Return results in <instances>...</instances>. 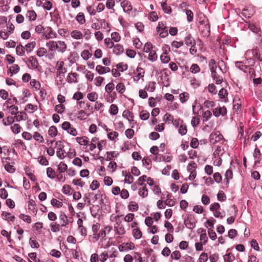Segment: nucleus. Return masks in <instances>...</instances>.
Segmentation results:
<instances>
[{
    "label": "nucleus",
    "mask_w": 262,
    "mask_h": 262,
    "mask_svg": "<svg viewBox=\"0 0 262 262\" xmlns=\"http://www.w3.org/2000/svg\"><path fill=\"white\" fill-rule=\"evenodd\" d=\"M248 28L253 32L255 33H258L260 31V29L259 27L258 26L254 24L253 23H249L248 25Z\"/></svg>",
    "instance_id": "412c9836"
},
{
    "label": "nucleus",
    "mask_w": 262,
    "mask_h": 262,
    "mask_svg": "<svg viewBox=\"0 0 262 262\" xmlns=\"http://www.w3.org/2000/svg\"><path fill=\"white\" fill-rule=\"evenodd\" d=\"M47 174L48 178L50 179H54L55 177L56 174L54 170L51 167L47 168Z\"/></svg>",
    "instance_id": "a19ab883"
},
{
    "label": "nucleus",
    "mask_w": 262,
    "mask_h": 262,
    "mask_svg": "<svg viewBox=\"0 0 262 262\" xmlns=\"http://www.w3.org/2000/svg\"><path fill=\"white\" fill-rule=\"evenodd\" d=\"M140 185L142 186L141 189L139 190V195L144 198L148 195V189L146 188V184L144 183H140Z\"/></svg>",
    "instance_id": "423d86ee"
},
{
    "label": "nucleus",
    "mask_w": 262,
    "mask_h": 262,
    "mask_svg": "<svg viewBox=\"0 0 262 262\" xmlns=\"http://www.w3.org/2000/svg\"><path fill=\"white\" fill-rule=\"evenodd\" d=\"M29 244L32 248H38L40 246L39 243L35 239H33L32 237L29 239Z\"/></svg>",
    "instance_id": "5fc2aeb1"
},
{
    "label": "nucleus",
    "mask_w": 262,
    "mask_h": 262,
    "mask_svg": "<svg viewBox=\"0 0 262 262\" xmlns=\"http://www.w3.org/2000/svg\"><path fill=\"white\" fill-rule=\"evenodd\" d=\"M149 113L147 111H142L140 115V117L142 120H146L149 118Z\"/></svg>",
    "instance_id": "864d4df0"
},
{
    "label": "nucleus",
    "mask_w": 262,
    "mask_h": 262,
    "mask_svg": "<svg viewBox=\"0 0 262 262\" xmlns=\"http://www.w3.org/2000/svg\"><path fill=\"white\" fill-rule=\"evenodd\" d=\"M128 208L129 211H136L139 209L138 204L135 202L131 201L128 205Z\"/></svg>",
    "instance_id": "393cba45"
},
{
    "label": "nucleus",
    "mask_w": 262,
    "mask_h": 262,
    "mask_svg": "<svg viewBox=\"0 0 262 262\" xmlns=\"http://www.w3.org/2000/svg\"><path fill=\"white\" fill-rule=\"evenodd\" d=\"M5 169L9 173H13L15 171V167L13 165H10V163L6 164L5 165Z\"/></svg>",
    "instance_id": "bf43d9fd"
},
{
    "label": "nucleus",
    "mask_w": 262,
    "mask_h": 262,
    "mask_svg": "<svg viewBox=\"0 0 262 262\" xmlns=\"http://www.w3.org/2000/svg\"><path fill=\"white\" fill-rule=\"evenodd\" d=\"M30 83L32 87L34 88L35 91L39 90L40 88V83L35 79L31 80Z\"/></svg>",
    "instance_id": "37998d69"
},
{
    "label": "nucleus",
    "mask_w": 262,
    "mask_h": 262,
    "mask_svg": "<svg viewBox=\"0 0 262 262\" xmlns=\"http://www.w3.org/2000/svg\"><path fill=\"white\" fill-rule=\"evenodd\" d=\"M195 220L193 215L189 214L187 219L184 220L186 227L190 229H193L195 226Z\"/></svg>",
    "instance_id": "7ed1b4c3"
},
{
    "label": "nucleus",
    "mask_w": 262,
    "mask_h": 262,
    "mask_svg": "<svg viewBox=\"0 0 262 262\" xmlns=\"http://www.w3.org/2000/svg\"><path fill=\"white\" fill-rule=\"evenodd\" d=\"M16 53L19 56H24L25 53L24 47L21 44L17 45L16 47Z\"/></svg>",
    "instance_id": "4be33fe9"
},
{
    "label": "nucleus",
    "mask_w": 262,
    "mask_h": 262,
    "mask_svg": "<svg viewBox=\"0 0 262 262\" xmlns=\"http://www.w3.org/2000/svg\"><path fill=\"white\" fill-rule=\"evenodd\" d=\"M61 128L72 136H76L77 135V130L74 127L71 126V124L69 122H64L61 125Z\"/></svg>",
    "instance_id": "f257e3e1"
},
{
    "label": "nucleus",
    "mask_w": 262,
    "mask_h": 262,
    "mask_svg": "<svg viewBox=\"0 0 262 262\" xmlns=\"http://www.w3.org/2000/svg\"><path fill=\"white\" fill-rule=\"evenodd\" d=\"M89 116L88 114H86L84 111L80 110L78 112L77 118L79 120H83L86 119Z\"/></svg>",
    "instance_id": "4c0bfd02"
},
{
    "label": "nucleus",
    "mask_w": 262,
    "mask_h": 262,
    "mask_svg": "<svg viewBox=\"0 0 262 262\" xmlns=\"http://www.w3.org/2000/svg\"><path fill=\"white\" fill-rule=\"evenodd\" d=\"M211 77L215 81V83L216 84L222 83L223 81V78L217 73V72L211 74Z\"/></svg>",
    "instance_id": "f3484780"
},
{
    "label": "nucleus",
    "mask_w": 262,
    "mask_h": 262,
    "mask_svg": "<svg viewBox=\"0 0 262 262\" xmlns=\"http://www.w3.org/2000/svg\"><path fill=\"white\" fill-rule=\"evenodd\" d=\"M235 259V256L231 253H229L224 256L225 261H232Z\"/></svg>",
    "instance_id": "09e8293b"
},
{
    "label": "nucleus",
    "mask_w": 262,
    "mask_h": 262,
    "mask_svg": "<svg viewBox=\"0 0 262 262\" xmlns=\"http://www.w3.org/2000/svg\"><path fill=\"white\" fill-rule=\"evenodd\" d=\"M23 113H24V112H17V113H15L14 111H11V114L12 115H14L15 116L14 117L15 118L16 120L17 121H20V120H25V119L24 118V115H23Z\"/></svg>",
    "instance_id": "b1692460"
},
{
    "label": "nucleus",
    "mask_w": 262,
    "mask_h": 262,
    "mask_svg": "<svg viewBox=\"0 0 262 262\" xmlns=\"http://www.w3.org/2000/svg\"><path fill=\"white\" fill-rule=\"evenodd\" d=\"M92 215L94 217H96L100 209L98 205H93L92 207L90 208Z\"/></svg>",
    "instance_id": "c85d7f7f"
},
{
    "label": "nucleus",
    "mask_w": 262,
    "mask_h": 262,
    "mask_svg": "<svg viewBox=\"0 0 262 262\" xmlns=\"http://www.w3.org/2000/svg\"><path fill=\"white\" fill-rule=\"evenodd\" d=\"M185 13L187 15V21L189 23L192 21L193 19V12L190 10L187 9L185 10Z\"/></svg>",
    "instance_id": "a18cd8bd"
},
{
    "label": "nucleus",
    "mask_w": 262,
    "mask_h": 262,
    "mask_svg": "<svg viewBox=\"0 0 262 262\" xmlns=\"http://www.w3.org/2000/svg\"><path fill=\"white\" fill-rule=\"evenodd\" d=\"M65 109V106L62 104L56 105L55 107V111L59 114H62Z\"/></svg>",
    "instance_id": "e2e57ef3"
},
{
    "label": "nucleus",
    "mask_w": 262,
    "mask_h": 262,
    "mask_svg": "<svg viewBox=\"0 0 262 262\" xmlns=\"http://www.w3.org/2000/svg\"><path fill=\"white\" fill-rule=\"evenodd\" d=\"M116 225H118V230H117V232H116V234L119 235H123L125 233V230L124 227L122 225H121L120 223H117Z\"/></svg>",
    "instance_id": "6e6d98bb"
},
{
    "label": "nucleus",
    "mask_w": 262,
    "mask_h": 262,
    "mask_svg": "<svg viewBox=\"0 0 262 262\" xmlns=\"http://www.w3.org/2000/svg\"><path fill=\"white\" fill-rule=\"evenodd\" d=\"M185 42L187 46H191L192 47L195 45V41L190 34H188L185 37Z\"/></svg>",
    "instance_id": "1a4fd4ad"
},
{
    "label": "nucleus",
    "mask_w": 262,
    "mask_h": 262,
    "mask_svg": "<svg viewBox=\"0 0 262 262\" xmlns=\"http://www.w3.org/2000/svg\"><path fill=\"white\" fill-rule=\"evenodd\" d=\"M46 46L49 48V50L51 51H55L58 48L57 42L55 41H50L47 42Z\"/></svg>",
    "instance_id": "ddd939ff"
},
{
    "label": "nucleus",
    "mask_w": 262,
    "mask_h": 262,
    "mask_svg": "<svg viewBox=\"0 0 262 262\" xmlns=\"http://www.w3.org/2000/svg\"><path fill=\"white\" fill-rule=\"evenodd\" d=\"M212 116L211 112L210 111H206L203 114V121H207Z\"/></svg>",
    "instance_id": "052dcab7"
},
{
    "label": "nucleus",
    "mask_w": 262,
    "mask_h": 262,
    "mask_svg": "<svg viewBox=\"0 0 262 262\" xmlns=\"http://www.w3.org/2000/svg\"><path fill=\"white\" fill-rule=\"evenodd\" d=\"M55 144L58 146L56 152L57 157L60 159H63L66 157L65 156L66 152L63 149L64 147V145L61 141H56Z\"/></svg>",
    "instance_id": "f03ea898"
},
{
    "label": "nucleus",
    "mask_w": 262,
    "mask_h": 262,
    "mask_svg": "<svg viewBox=\"0 0 262 262\" xmlns=\"http://www.w3.org/2000/svg\"><path fill=\"white\" fill-rule=\"evenodd\" d=\"M161 7L165 13L167 14L171 13V8L170 6L167 5L166 2H164L161 3Z\"/></svg>",
    "instance_id": "7c9ffc66"
},
{
    "label": "nucleus",
    "mask_w": 262,
    "mask_h": 262,
    "mask_svg": "<svg viewBox=\"0 0 262 262\" xmlns=\"http://www.w3.org/2000/svg\"><path fill=\"white\" fill-rule=\"evenodd\" d=\"M215 222V220L211 217L210 219L208 220L205 223V226L206 228H208L210 227V228H213L214 227V222Z\"/></svg>",
    "instance_id": "0e129e2a"
},
{
    "label": "nucleus",
    "mask_w": 262,
    "mask_h": 262,
    "mask_svg": "<svg viewBox=\"0 0 262 262\" xmlns=\"http://www.w3.org/2000/svg\"><path fill=\"white\" fill-rule=\"evenodd\" d=\"M28 61L31 63L32 67L35 69H37L39 63L37 59L34 56H31L29 57Z\"/></svg>",
    "instance_id": "2eb2a0df"
},
{
    "label": "nucleus",
    "mask_w": 262,
    "mask_h": 262,
    "mask_svg": "<svg viewBox=\"0 0 262 262\" xmlns=\"http://www.w3.org/2000/svg\"><path fill=\"white\" fill-rule=\"evenodd\" d=\"M167 52L164 51L160 56V60L163 63H167L170 61V57L167 55Z\"/></svg>",
    "instance_id": "c756f323"
},
{
    "label": "nucleus",
    "mask_w": 262,
    "mask_h": 262,
    "mask_svg": "<svg viewBox=\"0 0 262 262\" xmlns=\"http://www.w3.org/2000/svg\"><path fill=\"white\" fill-rule=\"evenodd\" d=\"M208 259V255L206 253L203 252L201 254L199 258V262H206Z\"/></svg>",
    "instance_id": "774afa93"
},
{
    "label": "nucleus",
    "mask_w": 262,
    "mask_h": 262,
    "mask_svg": "<svg viewBox=\"0 0 262 262\" xmlns=\"http://www.w3.org/2000/svg\"><path fill=\"white\" fill-rule=\"evenodd\" d=\"M76 20L81 25L85 23L84 15L82 12H79L76 17Z\"/></svg>",
    "instance_id": "bb28decb"
},
{
    "label": "nucleus",
    "mask_w": 262,
    "mask_h": 262,
    "mask_svg": "<svg viewBox=\"0 0 262 262\" xmlns=\"http://www.w3.org/2000/svg\"><path fill=\"white\" fill-rule=\"evenodd\" d=\"M45 38L47 39H49L51 38H56L57 34L55 32L53 31L51 27H48L46 28L45 32H44Z\"/></svg>",
    "instance_id": "39448f33"
},
{
    "label": "nucleus",
    "mask_w": 262,
    "mask_h": 262,
    "mask_svg": "<svg viewBox=\"0 0 262 262\" xmlns=\"http://www.w3.org/2000/svg\"><path fill=\"white\" fill-rule=\"evenodd\" d=\"M149 55H148V60L154 62L156 61L157 59L158 56L156 52V51L154 50H151V51L149 52Z\"/></svg>",
    "instance_id": "e433bc0d"
},
{
    "label": "nucleus",
    "mask_w": 262,
    "mask_h": 262,
    "mask_svg": "<svg viewBox=\"0 0 262 262\" xmlns=\"http://www.w3.org/2000/svg\"><path fill=\"white\" fill-rule=\"evenodd\" d=\"M19 69L20 68L18 64H14L9 69L7 72V74H9L10 73V76H12L14 74L17 73L19 72Z\"/></svg>",
    "instance_id": "6ab92c4d"
},
{
    "label": "nucleus",
    "mask_w": 262,
    "mask_h": 262,
    "mask_svg": "<svg viewBox=\"0 0 262 262\" xmlns=\"http://www.w3.org/2000/svg\"><path fill=\"white\" fill-rule=\"evenodd\" d=\"M51 204L57 208H60L62 206L63 203L56 199H52L51 201Z\"/></svg>",
    "instance_id": "8fccbe9b"
},
{
    "label": "nucleus",
    "mask_w": 262,
    "mask_h": 262,
    "mask_svg": "<svg viewBox=\"0 0 262 262\" xmlns=\"http://www.w3.org/2000/svg\"><path fill=\"white\" fill-rule=\"evenodd\" d=\"M202 33L207 36L210 35V26L209 23H207L204 25L203 29L202 30Z\"/></svg>",
    "instance_id": "aec40b11"
},
{
    "label": "nucleus",
    "mask_w": 262,
    "mask_h": 262,
    "mask_svg": "<svg viewBox=\"0 0 262 262\" xmlns=\"http://www.w3.org/2000/svg\"><path fill=\"white\" fill-rule=\"evenodd\" d=\"M116 88V90L120 94H122L125 90V87L123 83H119Z\"/></svg>",
    "instance_id": "13d9d810"
},
{
    "label": "nucleus",
    "mask_w": 262,
    "mask_h": 262,
    "mask_svg": "<svg viewBox=\"0 0 262 262\" xmlns=\"http://www.w3.org/2000/svg\"><path fill=\"white\" fill-rule=\"evenodd\" d=\"M29 20L34 21L36 19L37 14L34 10H28L26 15Z\"/></svg>",
    "instance_id": "5701e85b"
},
{
    "label": "nucleus",
    "mask_w": 262,
    "mask_h": 262,
    "mask_svg": "<svg viewBox=\"0 0 262 262\" xmlns=\"http://www.w3.org/2000/svg\"><path fill=\"white\" fill-rule=\"evenodd\" d=\"M36 46L35 41H31L26 45V51L28 53L33 51Z\"/></svg>",
    "instance_id": "79ce46f5"
},
{
    "label": "nucleus",
    "mask_w": 262,
    "mask_h": 262,
    "mask_svg": "<svg viewBox=\"0 0 262 262\" xmlns=\"http://www.w3.org/2000/svg\"><path fill=\"white\" fill-rule=\"evenodd\" d=\"M57 45L58 47L57 49L58 51L61 52H64L67 48V45L65 42L63 41H58L57 42Z\"/></svg>",
    "instance_id": "a878e982"
},
{
    "label": "nucleus",
    "mask_w": 262,
    "mask_h": 262,
    "mask_svg": "<svg viewBox=\"0 0 262 262\" xmlns=\"http://www.w3.org/2000/svg\"><path fill=\"white\" fill-rule=\"evenodd\" d=\"M38 162L39 163L43 166H47L49 165V162L44 156H40L38 158Z\"/></svg>",
    "instance_id": "c03bdc74"
},
{
    "label": "nucleus",
    "mask_w": 262,
    "mask_h": 262,
    "mask_svg": "<svg viewBox=\"0 0 262 262\" xmlns=\"http://www.w3.org/2000/svg\"><path fill=\"white\" fill-rule=\"evenodd\" d=\"M124 171H122V176H124L125 177V180H124V182L125 183H127L128 184L132 183V182H133V180H134V177L132 176H131L130 174H129L128 173H126L125 175L124 174Z\"/></svg>",
    "instance_id": "f704fd0d"
},
{
    "label": "nucleus",
    "mask_w": 262,
    "mask_h": 262,
    "mask_svg": "<svg viewBox=\"0 0 262 262\" xmlns=\"http://www.w3.org/2000/svg\"><path fill=\"white\" fill-rule=\"evenodd\" d=\"M189 97V95L187 92H183L180 95V99L182 103L186 102Z\"/></svg>",
    "instance_id": "ea45409f"
},
{
    "label": "nucleus",
    "mask_w": 262,
    "mask_h": 262,
    "mask_svg": "<svg viewBox=\"0 0 262 262\" xmlns=\"http://www.w3.org/2000/svg\"><path fill=\"white\" fill-rule=\"evenodd\" d=\"M11 213L9 212H7L5 211H3L2 212V217L3 219L5 220L10 221L11 222H14L15 219V216L14 215L10 216Z\"/></svg>",
    "instance_id": "9d476101"
},
{
    "label": "nucleus",
    "mask_w": 262,
    "mask_h": 262,
    "mask_svg": "<svg viewBox=\"0 0 262 262\" xmlns=\"http://www.w3.org/2000/svg\"><path fill=\"white\" fill-rule=\"evenodd\" d=\"M76 140L81 145H87L89 143L88 138L86 136L76 137Z\"/></svg>",
    "instance_id": "dca6fc26"
},
{
    "label": "nucleus",
    "mask_w": 262,
    "mask_h": 262,
    "mask_svg": "<svg viewBox=\"0 0 262 262\" xmlns=\"http://www.w3.org/2000/svg\"><path fill=\"white\" fill-rule=\"evenodd\" d=\"M116 67L121 72L126 71L128 69V66L126 64H123L122 62H120L116 65Z\"/></svg>",
    "instance_id": "680f3d73"
},
{
    "label": "nucleus",
    "mask_w": 262,
    "mask_h": 262,
    "mask_svg": "<svg viewBox=\"0 0 262 262\" xmlns=\"http://www.w3.org/2000/svg\"><path fill=\"white\" fill-rule=\"evenodd\" d=\"M49 135L52 137H55L57 135V129L56 126L53 125L51 126L48 130Z\"/></svg>",
    "instance_id": "473e14b6"
},
{
    "label": "nucleus",
    "mask_w": 262,
    "mask_h": 262,
    "mask_svg": "<svg viewBox=\"0 0 262 262\" xmlns=\"http://www.w3.org/2000/svg\"><path fill=\"white\" fill-rule=\"evenodd\" d=\"M60 220L62 221L63 224L61 225V227H64L69 224V222L67 219V216L64 213L61 212L59 215Z\"/></svg>",
    "instance_id": "2f4dec72"
},
{
    "label": "nucleus",
    "mask_w": 262,
    "mask_h": 262,
    "mask_svg": "<svg viewBox=\"0 0 262 262\" xmlns=\"http://www.w3.org/2000/svg\"><path fill=\"white\" fill-rule=\"evenodd\" d=\"M224 139L223 135L219 133H212L209 136V140L211 144H215L220 140Z\"/></svg>",
    "instance_id": "20e7f679"
},
{
    "label": "nucleus",
    "mask_w": 262,
    "mask_h": 262,
    "mask_svg": "<svg viewBox=\"0 0 262 262\" xmlns=\"http://www.w3.org/2000/svg\"><path fill=\"white\" fill-rule=\"evenodd\" d=\"M243 63V61H236L235 62V64L237 68L243 71L244 73H246V70L248 68V66L247 65H244Z\"/></svg>",
    "instance_id": "a211bd4d"
},
{
    "label": "nucleus",
    "mask_w": 262,
    "mask_h": 262,
    "mask_svg": "<svg viewBox=\"0 0 262 262\" xmlns=\"http://www.w3.org/2000/svg\"><path fill=\"white\" fill-rule=\"evenodd\" d=\"M260 155H261V153H260V150L256 147L254 149V153H253V157H254V159L255 160V164H257V163H259L260 162Z\"/></svg>",
    "instance_id": "9b49d317"
},
{
    "label": "nucleus",
    "mask_w": 262,
    "mask_h": 262,
    "mask_svg": "<svg viewBox=\"0 0 262 262\" xmlns=\"http://www.w3.org/2000/svg\"><path fill=\"white\" fill-rule=\"evenodd\" d=\"M213 180L217 183H220L222 180V177L219 172H215L213 174Z\"/></svg>",
    "instance_id": "338daca9"
},
{
    "label": "nucleus",
    "mask_w": 262,
    "mask_h": 262,
    "mask_svg": "<svg viewBox=\"0 0 262 262\" xmlns=\"http://www.w3.org/2000/svg\"><path fill=\"white\" fill-rule=\"evenodd\" d=\"M33 138L35 140L38 141L39 143H42L43 142V137L37 132L34 133Z\"/></svg>",
    "instance_id": "3c124183"
},
{
    "label": "nucleus",
    "mask_w": 262,
    "mask_h": 262,
    "mask_svg": "<svg viewBox=\"0 0 262 262\" xmlns=\"http://www.w3.org/2000/svg\"><path fill=\"white\" fill-rule=\"evenodd\" d=\"M26 174L29 177L32 181L35 182L36 180V177L32 173L31 168L27 166L25 168Z\"/></svg>",
    "instance_id": "4468645a"
},
{
    "label": "nucleus",
    "mask_w": 262,
    "mask_h": 262,
    "mask_svg": "<svg viewBox=\"0 0 262 262\" xmlns=\"http://www.w3.org/2000/svg\"><path fill=\"white\" fill-rule=\"evenodd\" d=\"M67 165L62 162H60L58 166V170L59 171L60 173L64 172L66 171L67 170Z\"/></svg>",
    "instance_id": "c9c22d12"
},
{
    "label": "nucleus",
    "mask_w": 262,
    "mask_h": 262,
    "mask_svg": "<svg viewBox=\"0 0 262 262\" xmlns=\"http://www.w3.org/2000/svg\"><path fill=\"white\" fill-rule=\"evenodd\" d=\"M81 57L83 59L87 60L88 59L91 57L92 54L89 52L88 50H84L81 53Z\"/></svg>",
    "instance_id": "49530a36"
},
{
    "label": "nucleus",
    "mask_w": 262,
    "mask_h": 262,
    "mask_svg": "<svg viewBox=\"0 0 262 262\" xmlns=\"http://www.w3.org/2000/svg\"><path fill=\"white\" fill-rule=\"evenodd\" d=\"M133 236L135 238L139 239L142 237V232L139 228H135L133 231Z\"/></svg>",
    "instance_id": "72a5a7b5"
},
{
    "label": "nucleus",
    "mask_w": 262,
    "mask_h": 262,
    "mask_svg": "<svg viewBox=\"0 0 262 262\" xmlns=\"http://www.w3.org/2000/svg\"><path fill=\"white\" fill-rule=\"evenodd\" d=\"M110 113L112 115H116L118 112V106L116 104H112L110 106Z\"/></svg>",
    "instance_id": "de8ad7c7"
},
{
    "label": "nucleus",
    "mask_w": 262,
    "mask_h": 262,
    "mask_svg": "<svg viewBox=\"0 0 262 262\" xmlns=\"http://www.w3.org/2000/svg\"><path fill=\"white\" fill-rule=\"evenodd\" d=\"M121 7L123 11L125 12H129L132 10V6L131 3L127 1H123L121 3Z\"/></svg>",
    "instance_id": "6e6552de"
},
{
    "label": "nucleus",
    "mask_w": 262,
    "mask_h": 262,
    "mask_svg": "<svg viewBox=\"0 0 262 262\" xmlns=\"http://www.w3.org/2000/svg\"><path fill=\"white\" fill-rule=\"evenodd\" d=\"M71 37L74 39H79L82 37V33L78 30H74L71 33Z\"/></svg>",
    "instance_id": "cd10ccee"
},
{
    "label": "nucleus",
    "mask_w": 262,
    "mask_h": 262,
    "mask_svg": "<svg viewBox=\"0 0 262 262\" xmlns=\"http://www.w3.org/2000/svg\"><path fill=\"white\" fill-rule=\"evenodd\" d=\"M122 117L127 119L128 121L131 123L134 122V115L133 112L128 110H125L122 113Z\"/></svg>",
    "instance_id": "0eeeda50"
},
{
    "label": "nucleus",
    "mask_w": 262,
    "mask_h": 262,
    "mask_svg": "<svg viewBox=\"0 0 262 262\" xmlns=\"http://www.w3.org/2000/svg\"><path fill=\"white\" fill-rule=\"evenodd\" d=\"M106 68L100 65H98L96 67V71L100 74L102 75L106 73Z\"/></svg>",
    "instance_id": "69168bd1"
},
{
    "label": "nucleus",
    "mask_w": 262,
    "mask_h": 262,
    "mask_svg": "<svg viewBox=\"0 0 262 262\" xmlns=\"http://www.w3.org/2000/svg\"><path fill=\"white\" fill-rule=\"evenodd\" d=\"M88 99L92 102H94L98 99V95L96 92H92L88 94Z\"/></svg>",
    "instance_id": "58836bf2"
},
{
    "label": "nucleus",
    "mask_w": 262,
    "mask_h": 262,
    "mask_svg": "<svg viewBox=\"0 0 262 262\" xmlns=\"http://www.w3.org/2000/svg\"><path fill=\"white\" fill-rule=\"evenodd\" d=\"M114 47L115 49L113 52L117 55H119L124 52L123 47L120 44H117Z\"/></svg>",
    "instance_id": "f8f14e48"
},
{
    "label": "nucleus",
    "mask_w": 262,
    "mask_h": 262,
    "mask_svg": "<svg viewBox=\"0 0 262 262\" xmlns=\"http://www.w3.org/2000/svg\"><path fill=\"white\" fill-rule=\"evenodd\" d=\"M190 71L191 73H192L193 74H196L200 72V68L197 64L193 63L191 66V67L190 68Z\"/></svg>",
    "instance_id": "603ef678"
},
{
    "label": "nucleus",
    "mask_w": 262,
    "mask_h": 262,
    "mask_svg": "<svg viewBox=\"0 0 262 262\" xmlns=\"http://www.w3.org/2000/svg\"><path fill=\"white\" fill-rule=\"evenodd\" d=\"M217 198L219 201H224L226 199V196L223 191L220 190L217 194Z\"/></svg>",
    "instance_id": "4d7b16f0"
}]
</instances>
